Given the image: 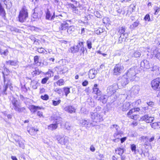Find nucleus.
I'll return each mask as SVG.
<instances>
[{"label": "nucleus", "mask_w": 160, "mask_h": 160, "mask_svg": "<svg viewBox=\"0 0 160 160\" xmlns=\"http://www.w3.org/2000/svg\"><path fill=\"white\" fill-rule=\"evenodd\" d=\"M129 81L127 76L124 75L119 79L118 84H120L122 86L124 87L129 83Z\"/></svg>", "instance_id": "nucleus-10"}, {"label": "nucleus", "mask_w": 160, "mask_h": 160, "mask_svg": "<svg viewBox=\"0 0 160 160\" xmlns=\"http://www.w3.org/2000/svg\"><path fill=\"white\" fill-rule=\"evenodd\" d=\"M111 128H115L116 130L115 132H118L119 131H121L119 130L120 128L117 125L114 124L111 126Z\"/></svg>", "instance_id": "nucleus-42"}, {"label": "nucleus", "mask_w": 160, "mask_h": 160, "mask_svg": "<svg viewBox=\"0 0 160 160\" xmlns=\"http://www.w3.org/2000/svg\"><path fill=\"white\" fill-rule=\"evenodd\" d=\"M16 144L18 145L19 147L20 148L22 149L24 148L25 146L24 145V143L22 141H18L16 142Z\"/></svg>", "instance_id": "nucleus-40"}, {"label": "nucleus", "mask_w": 160, "mask_h": 160, "mask_svg": "<svg viewBox=\"0 0 160 160\" xmlns=\"http://www.w3.org/2000/svg\"><path fill=\"white\" fill-rule=\"evenodd\" d=\"M144 19L146 21H149L150 20L149 15L148 14H147L145 16Z\"/></svg>", "instance_id": "nucleus-57"}, {"label": "nucleus", "mask_w": 160, "mask_h": 160, "mask_svg": "<svg viewBox=\"0 0 160 160\" xmlns=\"http://www.w3.org/2000/svg\"><path fill=\"white\" fill-rule=\"evenodd\" d=\"M53 90L55 92L57 93L58 94L60 95L62 92V88H54Z\"/></svg>", "instance_id": "nucleus-38"}, {"label": "nucleus", "mask_w": 160, "mask_h": 160, "mask_svg": "<svg viewBox=\"0 0 160 160\" xmlns=\"http://www.w3.org/2000/svg\"><path fill=\"white\" fill-rule=\"evenodd\" d=\"M139 23V21L138 20H137L132 24L131 25L129 28L131 29H134L138 26Z\"/></svg>", "instance_id": "nucleus-34"}, {"label": "nucleus", "mask_w": 160, "mask_h": 160, "mask_svg": "<svg viewBox=\"0 0 160 160\" xmlns=\"http://www.w3.org/2000/svg\"><path fill=\"white\" fill-rule=\"evenodd\" d=\"M65 128L68 130H70L72 127V126L68 122H66L65 125Z\"/></svg>", "instance_id": "nucleus-47"}, {"label": "nucleus", "mask_w": 160, "mask_h": 160, "mask_svg": "<svg viewBox=\"0 0 160 160\" xmlns=\"http://www.w3.org/2000/svg\"><path fill=\"white\" fill-rule=\"evenodd\" d=\"M53 13V15L52 16V14L49 11H47L46 12V18L47 20H54V19L55 17L54 12Z\"/></svg>", "instance_id": "nucleus-18"}, {"label": "nucleus", "mask_w": 160, "mask_h": 160, "mask_svg": "<svg viewBox=\"0 0 160 160\" xmlns=\"http://www.w3.org/2000/svg\"><path fill=\"white\" fill-rule=\"evenodd\" d=\"M87 102L91 107H93L95 105L94 101L91 98H89L87 99Z\"/></svg>", "instance_id": "nucleus-35"}, {"label": "nucleus", "mask_w": 160, "mask_h": 160, "mask_svg": "<svg viewBox=\"0 0 160 160\" xmlns=\"http://www.w3.org/2000/svg\"><path fill=\"white\" fill-rule=\"evenodd\" d=\"M90 150L92 152H94L95 150V148L94 147L93 145H92L91 146L90 148Z\"/></svg>", "instance_id": "nucleus-64"}, {"label": "nucleus", "mask_w": 160, "mask_h": 160, "mask_svg": "<svg viewBox=\"0 0 160 160\" xmlns=\"http://www.w3.org/2000/svg\"><path fill=\"white\" fill-rule=\"evenodd\" d=\"M97 73V71L95 69H92L90 70L88 73L89 77L92 79L94 78Z\"/></svg>", "instance_id": "nucleus-22"}, {"label": "nucleus", "mask_w": 160, "mask_h": 160, "mask_svg": "<svg viewBox=\"0 0 160 160\" xmlns=\"http://www.w3.org/2000/svg\"><path fill=\"white\" fill-rule=\"evenodd\" d=\"M52 117L53 120L55 121V122L58 124H60L61 126H62L63 124V123L62 120V118L59 116L58 114L57 113L53 114L52 115Z\"/></svg>", "instance_id": "nucleus-11"}, {"label": "nucleus", "mask_w": 160, "mask_h": 160, "mask_svg": "<svg viewBox=\"0 0 160 160\" xmlns=\"http://www.w3.org/2000/svg\"><path fill=\"white\" fill-rule=\"evenodd\" d=\"M3 74V78L4 80V86L2 92L4 94L6 95L7 94L6 92L8 86L10 85L11 84L10 80L8 77V76L6 75V77L5 76V74L3 72H2Z\"/></svg>", "instance_id": "nucleus-4"}, {"label": "nucleus", "mask_w": 160, "mask_h": 160, "mask_svg": "<svg viewBox=\"0 0 160 160\" xmlns=\"http://www.w3.org/2000/svg\"><path fill=\"white\" fill-rule=\"evenodd\" d=\"M155 57L160 61V52H158L155 55Z\"/></svg>", "instance_id": "nucleus-61"}, {"label": "nucleus", "mask_w": 160, "mask_h": 160, "mask_svg": "<svg viewBox=\"0 0 160 160\" xmlns=\"http://www.w3.org/2000/svg\"><path fill=\"white\" fill-rule=\"evenodd\" d=\"M136 145L134 144L131 145V149L132 152H134V154H136L137 153V150H136Z\"/></svg>", "instance_id": "nucleus-39"}, {"label": "nucleus", "mask_w": 160, "mask_h": 160, "mask_svg": "<svg viewBox=\"0 0 160 160\" xmlns=\"http://www.w3.org/2000/svg\"><path fill=\"white\" fill-rule=\"evenodd\" d=\"M37 51L40 53H43L44 52L45 49L43 48H37Z\"/></svg>", "instance_id": "nucleus-55"}, {"label": "nucleus", "mask_w": 160, "mask_h": 160, "mask_svg": "<svg viewBox=\"0 0 160 160\" xmlns=\"http://www.w3.org/2000/svg\"><path fill=\"white\" fill-rule=\"evenodd\" d=\"M126 29L125 27H122L119 29L118 32L121 34H122L125 32V30Z\"/></svg>", "instance_id": "nucleus-44"}, {"label": "nucleus", "mask_w": 160, "mask_h": 160, "mask_svg": "<svg viewBox=\"0 0 160 160\" xmlns=\"http://www.w3.org/2000/svg\"><path fill=\"white\" fill-rule=\"evenodd\" d=\"M80 123L82 126L86 128H90L95 126V124L92 121H92H91L88 119H82Z\"/></svg>", "instance_id": "nucleus-7"}, {"label": "nucleus", "mask_w": 160, "mask_h": 160, "mask_svg": "<svg viewBox=\"0 0 160 160\" xmlns=\"http://www.w3.org/2000/svg\"><path fill=\"white\" fill-rule=\"evenodd\" d=\"M64 91L66 97H67L68 95L70 92V88L68 87L62 88V91Z\"/></svg>", "instance_id": "nucleus-37"}, {"label": "nucleus", "mask_w": 160, "mask_h": 160, "mask_svg": "<svg viewBox=\"0 0 160 160\" xmlns=\"http://www.w3.org/2000/svg\"><path fill=\"white\" fill-rule=\"evenodd\" d=\"M131 90L132 92L134 94H138L139 90V86L137 85L134 86L132 87Z\"/></svg>", "instance_id": "nucleus-24"}, {"label": "nucleus", "mask_w": 160, "mask_h": 160, "mask_svg": "<svg viewBox=\"0 0 160 160\" xmlns=\"http://www.w3.org/2000/svg\"><path fill=\"white\" fill-rule=\"evenodd\" d=\"M81 44H82L81 40H79L77 45L71 48L72 52L73 53H75L79 52L80 47H81L80 45H81Z\"/></svg>", "instance_id": "nucleus-15"}, {"label": "nucleus", "mask_w": 160, "mask_h": 160, "mask_svg": "<svg viewBox=\"0 0 160 160\" xmlns=\"http://www.w3.org/2000/svg\"><path fill=\"white\" fill-rule=\"evenodd\" d=\"M130 104L129 102H124L122 106V110L125 111L128 110L130 108Z\"/></svg>", "instance_id": "nucleus-25"}, {"label": "nucleus", "mask_w": 160, "mask_h": 160, "mask_svg": "<svg viewBox=\"0 0 160 160\" xmlns=\"http://www.w3.org/2000/svg\"><path fill=\"white\" fill-rule=\"evenodd\" d=\"M90 117L93 122L95 123V126L97 123L103 121L102 117L99 113L96 112H91Z\"/></svg>", "instance_id": "nucleus-3"}, {"label": "nucleus", "mask_w": 160, "mask_h": 160, "mask_svg": "<svg viewBox=\"0 0 160 160\" xmlns=\"http://www.w3.org/2000/svg\"><path fill=\"white\" fill-rule=\"evenodd\" d=\"M141 66L146 69L149 68V63L148 61L146 60H144L141 63Z\"/></svg>", "instance_id": "nucleus-21"}, {"label": "nucleus", "mask_w": 160, "mask_h": 160, "mask_svg": "<svg viewBox=\"0 0 160 160\" xmlns=\"http://www.w3.org/2000/svg\"><path fill=\"white\" fill-rule=\"evenodd\" d=\"M52 104L54 106H57L61 102L60 100L58 101L52 100Z\"/></svg>", "instance_id": "nucleus-51"}, {"label": "nucleus", "mask_w": 160, "mask_h": 160, "mask_svg": "<svg viewBox=\"0 0 160 160\" xmlns=\"http://www.w3.org/2000/svg\"><path fill=\"white\" fill-rule=\"evenodd\" d=\"M137 152H138L141 155H142V154H143L144 157H145V153L143 152V150L142 149H141L140 150L137 149Z\"/></svg>", "instance_id": "nucleus-56"}, {"label": "nucleus", "mask_w": 160, "mask_h": 160, "mask_svg": "<svg viewBox=\"0 0 160 160\" xmlns=\"http://www.w3.org/2000/svg\"><path fill=\"white\" fill-rule=\"evenodd\" d=\"M101 108L100 106H98L94 110L95 112L99 111L101 110Z\"/></svg>", "instance_id": "nucleus-62"}, {"label": "nucleus", "mask_w": 160, "mask_h": 160, "mask_svg": "<svg viewBox=\"0 0 160 160\" xmlns=\"http://www.w3.org/2000/svg\"><path fill=\"white\" fill-rule=\"evenodd\" d=\"M110 21L109 19L107 17L104 18L102 20V22L103 23L105 24L109 23V22Z\"/></svg>", "instance_id": "nucleus-46"}, {"label": "nucleus", "mask_w": 160, "mask_h": 160, "mask_svg": "<svg viewBox=\"0 0 160 160\" xmlns=\"http://www.w3.org/2000/svg\"><path fill=\"white\" fill-rule=\"evenodd\" d=\"M81 42L82 44L80 45L81 47H80L79 52L81 53H82L83 54L85 51H87V49L86 48L84 47L83 44L84 42H83L82 41H81Z\"/></svg>", "instance_id": "nucleus-29"}, {"label": "nucleus", "mask_w": 160, "mask_h": 160, "mask_svg": "<svg viewBox=\"0 0 160 160\" xmlns=\"http://www.w3.org/2000/svg\"><path fill=\"white\" fill-rule=\"evenodd\" d=\"M96 99L102 102L103 103L105 104L107 102V96L104 95H102L100 96H97Z\"/></svg>", "instance_id": "nucleus-16"}, {"label": "nucleus", "mask_w": 160, "mask_h": 160, "mask_svg": "<svg viewBox=\"0 0 160 160\" xmlns=\"http://www.w3.org/2000/svg\"><path fill=\"white\" fill-rule=\"evenodd\" d=\"M60 26L59 27V29L61 30L66 29L68 26V24L66 21H63L62 22H60Z\"/></svg>", "instance_id": "nucleus-20"}, {"label": "nucleus", "mask_w": 160, "mask_h": 160, "mask_svg": "<svg viewBox=\"0 0 160 160\" xmlns=\"http://www.w3.org/2000/svg\"><path fill=\"white\" fill-rule=\"evenodd\" d=\"M48 79L49 78L48 77H46L43 78L42 80L41 83L43 84L46 83Z\"/></svg>", "instance_id": "nucleus-53"}, {"label": "nucleus", "mask_w": 160, "mask_h": 160, "mask_svg": "<svg viewBox=\"0 0 160 160\" xmlns=\"http://www.w3.org/2000/svg\"><path fill=\"white\" fill-rule=\"evenodd\" d=\"M58 124L57 123H56L51 124L48 126V129L50 130H54L57 128Z\"/></svg>", "instance_id": "nucleus-27"}, {"label": "nucleus", "mask_w": 160, "mask_h": 160, "mask_svg": "<svg viewBox=\"0 0 160 160\" xmlns=\"http://www.w3.org/2000/svg\"><path fill=\"white\" fill-rule=\"evenodd\" d=\"M75 29L73 26H71L68 28L67 32L69 34L72 33L75 30Z\"/></svg>", "instance_id": "nucleus-36"}, {"label": "nucleus", "mask_w": 160, "mask_h": 160, "mask_svg": "<svg viewBox=\"0 0 160 160\" xmlns=\"http://www.w3.org/2000/svg\"><path fill=\"white\" fill-rule=\"evenodd\" d=\"M136 68L133 67L129 69L125 74L130 81H136L139 80V77L137 76Z\"/></svg>", "instance_id": "nucleus-2"}, {"label": "nucleus", "mask_w": 160, "mask_h": 160, "mask_svg": "<svg viewBox=\"0 0 160 160\" xmlns=\"http://www.w3.org/2000/svg\"><path fill=\"white\" fill-rule=\"evenodd\" d=\"M133 55L135 58L139 57L141 55V52L138 51H136L134 53Z\"/></svg>", "instance_id": "nucleus-45"}, {"label": "nucleus", "mask_w": 160, "mask_h": 160, "mask_svg": "<svg viewBox=\"0 0 160 160\" xmlns=\"http://www.w3.org/2000/svg\"><path fill=\"white\" fill-rule=\"evenodd\" d=\"M6 14L5 11H0V15L4 19H5L6 18Z\"/></svg>", "instance_id": "nucleus-48"}, {"label": "nucleus", "mask_w": 160, "mask_h": 160, "mask_svg": "<svg viewBox=\"0 0 160 160\" xmlns=\"http://www.w3.org/2000/svg\"><path fill=\"white\" fill-rule=\"evenodd\" d=\"M6 64L7 65H11L12 66H16L18 65V62L17 60H8L6 62Z\"/></svg>", "instance_id": "nucleus-26"}, {"label": "nucleus", "mask_w": 160, "mask_h": 160, "mask_svg": "<svg viewBox=\"0 0 160 160\" xmlns=\"http://www.w3.org/2000/svg\"><path fill=\"white\" fill-rule=\"evenodd\" d=\"M41 71L38 68H34V70L32 72V74L34 76H36L37 75H39L41 72Z\"/></svg>", "instance_id": "nucleus-33"}, {"label": "nucleus", "mask_w": 160, "mask_h": 160, "mask_svg": "<svg viewBox=\"0 0 160 160\" xmlns=\"http://www.w3.org/2000/svg\"><path fill=\"white\" fill-rule=\"evenodd\" d=\"M64 80L62 79H61L58 80L57 82H56L57 84L59 86H61L63 85L64 84Z\"/></svg>", "instance_id": "nucleus-41"}, {"label": "nucleus", "mask_w": 160, "mask_h": 160, "mask_svg": "<svg viewBox=\"0 0 160 160\" xmlns=\"http://www.w3.org/2000/svg\"><path fill=\"white\" fill-rule=\"evenodd\" d=\"M87 44L88 48L89 49H91L92 48V43L91 41L89 40H88L87 41Z\"/></svg>", "instance_id": "nucleus-50"}, {"label": "nucleus", "mask_w": 160, "mask_h": 160, "mask_svg": "<svg viewBox=\"0 0 160 160\" xmlns=\"http://www.w3.org/2000/svg\"><path fill=\"white\" fill-rule=\"evenodd\" d=\"M29 108L31 111V112L34 113L37 110L40 109V107L38 106H36L34 105H31L29 107Z\"/></svg>", "instance_id": "nucleus-28"}, {"label": "nucleus", "mask_w": 160, "mask_h": 160, "mask_svg": "<svg viewBox=\"0 0 160 160\" xmlns=\"http://www.w3.org/2000/svg\"><path fill=\"white\" fill-rule=\"evenodd\" d=\"M97 87L98 85L97 84H95L94 85L92 92L93 93L97 94V96H100L101 94V92L99 88H97Z\"/></svg>", "instance_id": "nucleus-17"}, {"label": "nucleus", "mask_w": 160, "mask_h": 160, "mask_svg": "<svg viewBox=\"0 0 160 160\" xmlns=\"http://www.w3.org/2000/svg\"><path fill=\"white\" fill-rule=\"evenodd\" d=\"M34 62L35 64L39 62V57L38 56H36L34 58Z\"/></svg>", "instance_id": "nucleus-54"}, {"label": "nucleus", "mask_w": 160, "mask_h": 160, "mask_svg": "<svg viewBox=\"0 0 160 160\" xmlns=\"http://www.w3.org/2000/svg\"><path fill=\"white\" fill-rule=\"evenodd\" d=\"M94 15L98 18H101L102 15V12L101 11H93Z\"/></svg>", "instance_id": "nucleus-32"}, {"label": "nucleus", "mask_w": 160, "mask_h": 160, "mask_svg": "<svg viewBox=\"0 0 160 160\" xmlns=\"http://www.w3.org/2000/svg\"><path fill=\"white\" fill-rule=\"evenodd\" d=\"M57 140L58 142L62 145H67L68 142V138L66 136L61 137L60 135L56 136Z\"/></svg>", "instance_id": "nucleus-5"}, {"label": "nucleus", "mask_w": 160, "mask_h": 160, "mask_svg": "<svg viewBox=\"0 0 160 160\" xmlns=\"http://www.w3.org/2000/svg\"><path fill=\"white\" fill-rule=\"evenodd\" d=\"M141 119L143 121H145L147 123H151L154 119V118L152 117L149 116L148 114H146L142 116Z\"/></svg>", "instance_id": "nucleus-12"}, {"label": "nucleus", "mask_w": 160, "mask_h": 160, "mask_svg": "<svg viewBox=\"0 0 160 160\" xmlns=\"http://www.w3.org/2000/svg\"><path fill=\"white\" fill-rule=\"evenodd\" d=\"M20 103L15 98H13L11 103L10 104V108L12 110H14L19 113L25 112L26 108H21Z\"/></svg>", "instance_id": "nucleus-1"}, {"label": "nucleus", "mask_w": 160, "mask_h": 160, "mask_svg": "<svg viewBox=\"0 0 160 160\" xmlns=\"http://www.w3.org/2000/svg\"><path fill=\"white\" fill-rule=\"evenodd\" d=\"M88 84V82L87 80H85L82 83V84L83 86H86Z\"/></svg>", "instance_id": "nucleus-63"}, {"label": "nucleus", "mask_w": 160, "mask_h": 160, "mask_svg": "<svg viewBox=\"0 0 160 160\" xmlns=\"http://www.w3.org/2000/svg\"><path fill=\"white\" fill-rule=\"evenodd\" d=\"M123 69V67L121 64H117L115 66L113 73L115 75H119Z\"/></svg>", "instance_id": "nucleus-9"}, {"label": "nucleus", "mask_w": 160, "mask_h": 160, "mask_svg": "<svg viewBox=\"0 0 160 160\" xmlns=\"http://www.w3.org/2000/svg\"><path fill=\"white\" fill-rule=\"evenodd\" d=\"M115 151L116 153L120 156H122L124 152L123 149L120 147L117 148Z\"/></svg>", "instance_id": "nucleus-30"}, {"label": "nucleus", "mask_w": 160, "mask_h": 160, "mask_svg": "<svg viewBox=\"0 0 160 160\" xmlns=\"http://www.w3.org/2000/svg\"><path fill=\"white\" fill-rule=\"evenodd\" d=\"M128 36V33L127 32H124L122 34H121L120 36V39H123L124 40H125V38H126Z\"/></svg>", "instance_id": "nucleus-43"}, {"label": "nucleus", "mask_w": 160, "mask_h": 160, "mask_svg": "<svg viewBox=\"0 0 160 160\" xmlns=\"http://www.w3.org/2000/svg\"><path fill=\"white\" fill-rule=\"evenodd\" d=\"M152 128L154 129H158L160 127V122H156L150 124Z\"/></svg>", "instance_id": "nucleus-31"}, {"label": "nucleus", "mask_w": 160, "mask_h": 160, "mask_svg": "<svg viewBox=\"0 0 160 160\" xmlns=\"http://www.w3.org/2000/svg\"><path fill=\"white\" fill-rule=\"evenodd\" d=\"M64 110L65 111L71 113L75 112L76 111V109L72 106H69L65 107Z\"/></svg>", "instance_id": "nucleus-19"}, {"label": "nucleus", "mask_w": 160, "mask_h": 160, "mask_svg": "<svg viewBox=\"0 0 160 160\" xmlns=\"http://www.w3.org/2000/svg\"><path fill=\"white\" fill-rule=\"evenodd\" d=\"M38 11H34L33 14V17L34 18H38L39 15L38 13Z\"/></svg>", "instance_id": "nucleus-49"}, {"label": "nucleus", "mask_w": 160, "mask_h": 160, "mask_svg": "<svg viewBox=\"0 0 160 160\" xmlns=\"http://www.w3.org/2000/svg\"><path fill=\"white\" fill-rule=\"evenodd\" d=\"M28 131L31 135H35L37 134V132L38 131V129L32 127L29 129H28Z\"/></svg>", "instance_id": "nucleus-23"}, {"label": "nucleus", "mask_w": 160, "mask_h": 160, "mask_svg": "<svg viewBox=\"0 0 160 160\" xmlns=\"http://www.w3.org/2000/svg\"><path fill=\"white\" fill-rule=\"evenodd\" d=\"M8 51L7 49L5 50L3 52H2V55L3 54L5 56H7L8 53Z\"/></svg>", "instance_id": "nucleus-60"}, {"label": "nucleus", "mask_w": 160, "mask_h": 160, "mask_svg": "<svg viewBox=\"0 0 160 160\" xmlns=\"http://www.w3.org/2000/svg\"><path fill=\"white\" fill-rule=\"evenodd\" d=\"M116 85H113L108 87L107 89V92L108 95L113 94L116 92Z\"/></svg>", "instance_id": "nucleus-13"}, {"label": "nucleus", "mask_w": 160, "mask_h": 160, "mask_svg": "<svg viewBox=\"0 0 160 160\" xmlns=\"http://www.w3.org/2000/svg\"><path fill=\"white\" fill-rule=\"evenodd\" d=\"M159 78H157L151 82L152 87L155 90H160V82Z\"/></svg>", "instance_id": "nucleus-8"}, {"label": "nucleus", "mask_w": 160, "mask_h": 160, "mask_svg": "<svg viewBox=\"0 0 160 160\" xmlns=\"http://www.w3.org/2000/svg\"><path fill=\"white\" fill-rule=\"evenodd\" d=\"M141 141L142 142H144L146 139H148L147 136H142L141 137Z\"/></svg>", "instance_id": "nucleus-58"}, {"label": "nucleus", "mask_w": 160, "mask_h": 160, "mask_svg": "<svg viewBox=\"0 0 160 160\" xmlns=\"http://www.w3.org/2000/svg\"><path fill=\"white\" fill-rule=\"evenodd\" d=\"M136 8L135 5L134 4H131L129 7V9L131 10H134Z\"/></svg>", "instance_id": "nucleus-59"}, {"label": "nucleus", "mask_w": 160, "mask_h": 160, "mask_svg": "<svg viewBox=\"0 0 160 160\" xmlns=\"http://www.w3.org/2000/svg\"><path fill=\"white\" fill-rule=\"evenodd\" d=\"M28 17V12L27 11H20L18 17V20L20 22H24Z\"/></svg>", "instance_id": "nucleus-6"}, {"label": "nucleus", "mask_w": 160, "mask_h": 160, "mask_svg": "<svg viewBox=\"0 0 160 160\" xmlns=\"http://www.w3.org/2000/svg\"><path fill=\"white\" fill-rule=\"evenodd\" d=\"M41 98L43 100H47L48 99L49 97L48 95L45 94L44 96H41Z\"/></svg>", "instance_id": "nucleus-52"}, {"label": "nucleus", "mask_w": 160, "mask_h": 160, "mask_svg": "<svg viewBox=\"0 0 160 160\" xmlns=\"http://www.w3.org/2000/svg\"><path fill=\"white\" fill-rule=\"evenodd\" d=\"M123 133L122 131H119L118 132H115L113 134V137L115 139L113 140V141L115 142H118L119 141V139L121 137V135Z\"/></svg>", "instance_id": "nucleus-14"}]
</instances>
